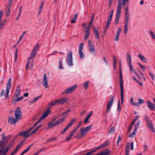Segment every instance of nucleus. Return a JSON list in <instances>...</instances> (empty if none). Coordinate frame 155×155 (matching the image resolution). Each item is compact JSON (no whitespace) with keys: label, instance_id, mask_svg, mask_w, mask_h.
Listing matches in <instances>:
<instances>
[{"label":"nucleus","instance_id":"nucleus-42","mask_svg":"<svg viewBox=\"0 0 155 155\" xmlns=\"http://www.w3.org/2000/svg\"><path fill=\"white\" fill-rule=\"evenodd\" d=\"M12 0H8V5L7 8H10L12 4Z\"/></svg>","mask_w":155,"mask_h":155},{"label":"nucleus","instance_id":"nucleus-53","mask_svg":"<svg viewBox=\"0 0 155 155\" xmlns=\"http://www.w3.org/2000/svg\"><path fill=\"white\" fill-rule=\"evenodd\" d=\"M128 65H129L130 70V71H132L133 72H134L135 70L133 69L131 64H128Z\"/></svg>","mask_w":155,"mask_h":155},{"label":"nucleus","instance_id":"nucleus-18","mask_svg":"<svg viewBox=\"0 0 155 155\" xmlns=\"http://www.w3.org/2000/svg\"><path fill=\"white\" fill-rule=\"evenodd\" d=\"M74 134L75 133H74L73 131H72L69 134L68 136L67 137H66V139L64 140V141H69L71 140V138L73 136Z\"/></svg>","mask_w":155,"mask_h":155},{"label":"nucleus","instance_id":"nucleus-34","mask_svg":"<svg viewBox=\"0 0 155 155\" xmlns=\"http://www.w3.org/2000/svg\"><path fill=\"white\" fill-rule=\"evenodd\" d=\"M94 14H93L91 17V19L90 22L89 24V26L88 27H89V28H91V25L93 22V21L94 20Z\"/></svg>","mask_w":155,"mask_h":155},{"label":"nucleus","instance_id":"nucleus-26","mask_svg":"<svg viewBox=\"0 0 155 155\" xmlns=\"http://www.w3.org/2000/svg\"><path fill=\"white\" fill-rule=\"evenodd\" d=\"M20 95V87L19 86H18L17 87V89L15 93V95L17 97L18 96Z\"/></svg>","mask_w":155,"mask_h":155},{"label":"nucleus","instance_id":"nucleus-9","mask_svg":"<svg viewBox=\"0 0 155 155\" xmlns=\"http://www.w3.org/2000/svg\"><path fill=\"white\" fill-rule=\"evenodd\" d=\"M114 10H111L109 14V16L108 18L106 26L105 28V30H107L108 28L109 27L110 25V23L112 18L113 15Z\"/></svg>","mask_w":155,"mask_h":155},{"label":"nucleus","instance_id":"nucleus-2","mask_svg":"<svg viewBox=\"0 0 155 155\" xmlns=\"http://www.w3.org/2000/svg\"><path fill=\"white\" fill-rule=\"evenodd\" d=\"M118 8L115 20V24L116 25H117L118 24L120 16L121 8V0H118Z\"/></svg>","mask_w":155,"mask_h":155},{"label":"nucleus","instance_id":"nucleus-45","mask_svg":"<svg viewBox=\"0 0 155 155\" xmlns=\"http://www.w3.org/2000/svg\"><path fill=\"white\" fill-rule=\"evenodd\" d=\"M115 127H111L109 131V133L110 134L112 133H114L115 132Z\"/></svg>","mask_w":155,"mask_h":155},{"label":"nucleus","instance_id":"nucleus-24","mask_svg":"<svg viewBox=\"0 0 155 155\" xmlns=\"http://www.w3.org/2000/svg\"><path fill=\"white\" fill-rule=\"evenodd\" d=\"M54 123H53L52 122H50L48 124V127L46 128V130H48L51 128L56 126Z\"/></svg>","mask_w":155,"mask_h":155},{"label":"nucleus","instance_id":"nucleus-55","mask_svg":"<svg viewBox=\"0 0 155 155\" xmlns=\"http://www.w3.org/2000/svg\"><path fill=\"white\" fill-rule=\"evenodd\" d=\"M138 64L139 65V66L140 67L141 69L143 71L145 70V67L143 66L142 64H140V63H138Z\"/></svg>","mask_w":155,"mask_h":155},{"label":"nucleus","instance_id":"nucleus-3","mask_svg":"<svg viewBox=\"0 0 155 155\" xmlns=\"http://www.w3.org/2000/svg\"><path fill=\"white\" fill-rule=\"evenodd\" d=\"M66 59L68 65L69 66H72L73 65V57L71 51H69L67 53Z\"/></svg>","mask_w":155,"mask_h":155},{"label":"nucleus","instance_id":"nucleus-6","mask_svg":"<svg viewBox=\"0 0 155 155\" xmlns=\"http://www.w3.org/2000/svg\"><path fill=\"white\" fill-rule=\"evenodd\" d=\"M50 112V110H48L46 112L44 113L38 121L35 124L33 125V127H35L41 121L45 119L48 116Z\"/></svg>","mask_w":155,"mask_h":155},{"label":"nucleus","instance_id":"nucleus-46","mask_svg":"<svg viewBox=\"0 0 155 155\" xmlns=\"http://www.w3.org/2000/svg\"><path fill=\"white\" fill-rule=\"evenodd\" d=\"M92 126V125H91L89 126L86 127L84 129H85V130H86V131H88L91 129Z\"/></svg>","mask_w":155,"mask_h":155},{"label":"nucleus","instance_id":"nucleus-11","mask_svg":"<svg viewBox=\"0 0 155 155\" xmlns=\"http://www.w3.org/2000/svg\"><path fill=\"white\" fill-rule=\"evenodd\" d=\"M83 46L84 44L83 43H81L80 44L79 47V54L80 55L79 58L81 59L83 58L84 57V53L82 51V50L83 49Z\"/></svg>","mask_w":155,"mask_h":155},{"label":"nucleus","instance_id":"nucleus-10","mask_svg":"<svg viewBox=\"0 0 155 155\" xmlns=\"http://www.w3.org/2000/svg\"><path fill=\"white\" fill-rule=\"evenodd\" d=\"M77 87V85L76 84H75L74 85L71 87H69L68 88L62 92V94H68L72 92Z\"/></svg>","mask_w":155,"mask_h":155},{"label":"nucleus","instance_id":"nucleus-32","mask_svg":"<svg viewBox=\"0 0 155 155\" xmlns=\"http://www.w3.org/2000/svg\"><path fill=\"white\" fill-rule=\"evenodd\" d=\"M61 115H62V117L61 119L64 121L65 118L67 117L69 114H66V113L64 112L61 114Z\"/></svg>","mask_w":155,"mask_h":155},{"label":"nucleus","instance_id":"nucleus-63","mask_svg":"<svg viewBox=\"0 0 155 155\" xmlns=\"http://www.w3.org/2000/svg\"><path fill=\"white\" fill-rule=\"evenodd\" d=\"M5 95V91L3 89L2 90L0 94V96H2L3 95Z\"/></svg>","mask_w":155,"mask_h":155},{"label":"nucleus","instance_id":"nucleus-22","mask_svg":"<svg viewBox=\"0 0 155 155\" xmlns=\"http://www.w3.org/2000/svg\"><path fill=\"white\" fill-rule=\"evenodd\" d=\"M138 57L143 62L147 63V59L145 58L144 56L141 54H139L138 55Z\"/></svg>","mask_w":155,"mask_h":155},{"label":"nucleus","instance_id":"nucleus-30","mask_svg":"<svg viewBox=\"0 0 155 155\" xmlns=\"http://www.w3.org/2000/svg\"><path fill=\"white\" fill-rule=\"evenodd\" d=\"M80 132V134H81L82 136H85L87 133V131L83 127L81 128Z\"/></svg>","mask_w":155,"mask_h":155},{"label":"nucleus","instance_id":"nucleus-58","mask_svg":"<svg viewBox=\"0 0 155 155\" xmlns=\"http://www.w3.org/2000/svg\"><path fill=\"white\" fill-rule=\"evenodd\" d=\"M147 122L148 127H149V126H151L153 124L151 120H150L148 121H147Z\"/></svg>","mask_w":155,"mask_h":155},{"label":"nucleus","instance_id":"nucleus-44","mask_svg":"<svg viewBox=\"0 0 155 155\" xmlns=\"http://www.w3.org/2000/svg\"><path fill=\"white\" fill-rule=\"evenodd\" d=\"M81 121L79 124H78L77 127L74 128V130H73L72 131H73L74 133H75L76 130L80 127L81 124Z\"/></svg>","mask_w":155,"mask_h":155},{"label":"nucleus","instance_id":"nucleus-7","mask_svg":"<svg viewBox=\"0 0 155 155\" xmlns=\"http://www.w3.org/2000/svg\"><path fill=\"white\" fill-rule=\"evenodd\" d=\"M40 47L39 44L36 45L34 47L30 57L28 58V60H31L32 58L35 57L36 54L37 52Z\"/></svg>","mask_w":155,"mask_h":155},{"label":"nucleus","instance_id":"nucleus-59","mask_svg":"<svg viewBox=\"0 0 155 155\" xmlns=\"http://www.w3.org/2000/svg\"><path fill=\"white\" fill-rule=\"evenodd\" d=\"M121 140V138H120V136H118V140L117 142V146L118 145V143Z\"/></svg>","mask_w":155,"mask_h":155},{"label":"nucleus","instance_id":"nucleus-50","mask_svg":"<svg viewBox=\"0 0 155 155\" xmlns=\"http://www.w3.org/2000/svg\"><path fill=\"white\" fill-rule=\"evenodd\" d=\"M150 129L153 133L155 132V130H154V128L153 127V126L152 125L151 126H149V127H148Z\"/></svg>","mask_w":155,"mask_h":155},{"label":"nucleus","instance_id":"nucleus-41","mask_svg":"<svg viewBox=\"0 0 155 155\" xmlns=\"http://www.w3.org/2000/svg\"><path fill=\"white\" fill-rule=\"evenodd\" d=\"M76 120V119H72L70 123L68 124V125H69L70 127H71L72 125L74 123Z\"/></svg>","mask_w":155,"mask_h":155},{"label":"nucleus","instance_id":"nucleus-61","mask_svg":"<svg viewBox=\"0 0 155 155\" xmlns=\"http://www.w3.org/2000/svg\"><path fill=\"white\" fill-rule=\"evenodd\" d=\"M90 118V117L87 116L85 119V120H84V122L85 123H87L88 122V120H89Z\"/></svg>","mask_w":155,"mask_h":155},{"label":"nucleus","instance_id":"nucleus-23","mask_svg":"<svg viewBox=\"0 0 155 155\" xmlns=\"http://www.w3.org/2000/svg\"><path fill=\"white\" fill-rule=\"evenodd\" d=\"M127 60L128 64H131V55L128 53L127 54Z\"/></svg>","mask_w":155,"mask_h":155},{"label":"nucleus","instance_id":"nucleus-29","mask_svg":"<svg viewBox=\"0 0 155 155\" xmlns=\"http://www.w3.org/2000/svg\"><path fill=\"white\" fill-rule=\"evenodd\" d=\"M125 25H128V22L129 20V15H125Z\"/></svg>","mask_w":155,"mask_h":155},{"label":"nucleus","instance_id":"nucleus-35","mask_svg":"<svg viewBox=\"0 0 155 155\" xmlns=\"http://www.w3.org/2000/svg\"><path fill=\"white\" fill-rule=\"evenodd\" d=\"M23 98V96H22L20 97L15 98L13 100V102L14 103H16L17 102L19 101L22 100Z\"/></svg>","mask_w":155,"mask_h":155},{"label":"nucleus","instance_id":"nucleus-33","mask_svg":"<svg viewBox=\"0 0 155 155\" xmlns=\"http://www.w3.org/2000/svg\"><path fill=\"white\" fill-rule=\"evenodd\" d=\"M138 101V102L135 103L134 104L135 106H138L140 104L143 103L144 102V100L140 98L139 99Z\"/></svg>","mask_w":155,"mask_h":155},{"label":"nucleus","instance_id":"nucleus-5","mask_svg":"<svg viewBox=\"0 0 155 155\" xmlns=\"http://www.w3.org/2000/svg\"><path fill=\"white\" fill-rule=\"evenodd\" d=\"M119 68V84L120 86V90H124V86L123 80L121 69L120 63Z\"/></svg>","mask_w":155,"mask_h":155},{"label":"nucleus","instance_id":"nucleus-36","mask_svg":"<svg viewBox=\"0 0 155 155\" xmlns=\"http://www.w3.org/2000/svg\"><path fill=\"white\" fill-rule=\"evenodd\" d=\"M114 60H113V66H114V70L116 67V62H117V59L116 58L114 55L113 56Z\"/></svg>","mask_w":155,"mask_h":155},{"label":"nucleus","instance_id":"nucleus-12","mask_svg":"<svg viewBox=\"0 0 155 155\" xmlns=\"http://www.w3.org/2000/svg\"><path fill=\"white\" fill-rule=\"evenodd\" d=\"M88 49L89 51L93 52L95 50L94 46L91 40H89L88 42Z\"/></svg>","mask_w":155,"mask_h":155},{"label":"nucleus","instance_id":"nucleus-15","mask_svg":"<svg viewBox=\"0 0 155 155\" xmlns=\"http://www.w3.org/2000/svg\"><path fill=\"white\" fill-rule=\"evenodd\" d=\"M43 76V85L46 88H47L48 87V83L47 77L45 73L44 74Z\"/></svg>","mask_w":155,"mask_h":155},{"label":"nucleus","instance_id":"nucleus-27","mask_svg":"<svg viewBox=\"0 0 155 155\" xmlns=\"http://www.w3.org/2000/svg\"><path fill=\"white\" fill-rule=\"evenodd\" d=\"M140 121L139 120L137 121L136 124H135L134 128V131H137V129H138L140 127Z\"/></svg>","mask_w":155,"mask_h":155},{"label":"nucleus","instance_id":"nucleus-62","mask_svg":"<svg viewBox=\"0 0 155 155\" xmlns=\"http://www.w3.org/2000/svg\"><path fill=\"white\" fill-rule=\"evenodd\" d=\"M128 0H122L123 1V5L124 6L126 4Z\"/></svg>","mask_w":155,"mask_h":155},{"label":"nucleus","instance_id":"nucleus-49","mask_svg":"<svg viewBox=\"0 0 155 155\" xmlns=\"http://www.w3.org/2000/svg\"><path fill=\"white\" fill-rule=\"evenodd\" d=\"M121 107L120 106V102L119 101V102L118 103V106H117V110L119 113H120L121 111Z\"/></svg>","mask_w":155,"mask_h":155},{"label":"nucleus","instance_id":"nucleus-13","mask_svg":"<svg viewBox=\"0 0 155 155\" xmlns=\"http://www.w3.org/2000/svg\"><path fill=\"white\" fill-rule=\"evenodd\" d=\"M68 98H63L56 100L57 104H64L68 101Z\"/></svg>","mask_w":155,"mask_h":155},{"label":"nucleus","instance_id":"nucleus-40","mask_svg":"<svg viewBox=\"0 0 155 155\" xmlns=\"http://www.w3.org/2000/svg\"><path fill=\"white\" fill-rule=\"evenodd\" d=\"M128 25L124 24V33L125 34H127L128 31Z\"/></svg>","mask_w":155,"mask_h":155},{"label":"nucleus","instance_id":"nucleus-43","mask_svg":"<svg viewBox=\"0 0 155 155\" xmlns=\"http://www.w3.org/2000/svg\"><path fill=\"white\" fill-rule=\"evenodd\" d=\"M56 104H57L56 102V100L54 101H52L51 103H49L48 104V106L49 107H51Z\"/></svg>","mask_w":155,"mask_h":155},{"label":"nucleus","instance_id":"nucleus-1","mask_svg":"<svg viewBox=\"0 0 155 155\" xmlns=\"http://www.w3.org/2000/svg\"><path fill=\"white\" fill-rule=\"evenodd\" d=\"M15 118L12 117H10L8 118V122L11 124H15L19 120L22 118V114L19 107H18L15 111Z\"/></svg>","mask_w":155,"mask_h":155},{"label":"nucleus","instance_id":"nucleus-31","mask_svg":"<svg viewBox=\"0 0 155 155\" xmlns=\"http://www.w3.org/2000/svg\"><path fill=\"white\" fill-rule=\"evenodd\" d=\"M42 96V95H41L40 96H38L37 97L34 98L32 100L30 101V102L31 104H33L37 100H38L39 98Z\"/></svg>","mask_w":155,"mask_h":155},{"label":"nucleus","instance_id":"nucleus-39","mask_svg":"<svg viewBox=\"0 0 155 155\" xmlns=\"http://www.w3.org/2000/svg\"><path fill=\"white\" fill-rule=\"evenodd\" d=\"M103 147H104L103 146V144H102V145H100L99 146L96 147L95 149L91 151H94L93 152H94L95 151H96L97 150L100 149Z\"/></svg>","mask_w":155,"mask_h":155},{"label":"nucleus","instance_id":"nucleus-57","mask_svg":"<svg viewBox=\"0 0 155 155\" xmlns=\"http://www.w3.org/2000/svg\"><path fill=\"white\" fill-rule=\"evenodd\" d=\"M125 15H129L128 12V7L125 8Z\"/></svg>","mask_w":155,"mask_h":155},{"label":"nucleus","instance_id":"nucleus-60","mask_svg":"<svg viewBox=\"0 0 155 155\" xmlns=\"http://www.w3.org/2000/svg\"><path fill=\"white\" fill-rule=\"evenodd\" d=\"M150 34L152 36L153 38L155 39V35H154L153 32L151 31H150Z\"/></svg>","mask_w":155,"mask_h":155},{"label":"nucleus","instance_id":"nucleus-38","mask_svg":"<svg viewBox=\"0 0 155 155\" xmlns=\"http://www.w3.org/2000/svg\"><path fill=\"white\" fill-rule=\"evenodd\" d=\"M89 83V81H87L84 83V88L86 89H87L88 87V85Z\"/></svg>","mask_w":155,"mask_h":155},{"label":"nucleus","instance_id":"nucleus-51","mask_svg":"<svg viewBox=\"0 0 155 155\" xmlns=\"http://www.w3.org/2000/svg\"><path fill=\"white\" fill-rule=\"evenodd\" d=\"M26 140V139H24L21 141L20 143L18 144V145L20 147H21L22 146L23 144L25 142V141Z\"/></svg>","mask_w":155,"mask_h":155},{"label":"nucleus","instance_id":"nucleus-37","mask_svg":"<svg viewBox=\"0 0 155 155\" xmlns=\"http://www.w3.org/2000/svg\"><path fill=\"white\" fill-rule=\"evenodd\" d=\"M63 122L64 121L63 120H62V119H61V118H60L58 120L56 121L54 123L56 126L59 124H60L62 122Z\"/></svg>","mask_w":155,"mask_h":155},{"label":"nucleus","instance_id":"nucleus-56","mask_svg":"<svg viewBox=\"0 0 155 155\" xmlns=\"http://www.w3.org/2000/svg\"><path fill=\"white\" fill-rule=\"evenodd\" d=\"M0 147H1V148L0 150V155L2 153V152H3V151L4 150V146L2 145H1Z\"/></svg>","mask_w":155,"mask_h":155},{"label":"nucleus","instance_id":"nucleus-47","mask_svg":"<svg viewBox=\"0 0 155 155\" xmlns=\"http://www.w3.org/2000/svg\"><path fill=\"white\" fill-rule=\"evenodd\" d=\"M137 131H134V129L133 132L131 134L129 135L128 137H132L134 135H135Z\"/></svg>","mask_w":155,"mask_h":155},{"label":"nucleus","instance_id":"nucleus-16","mask_svg":"<svg viewBox=\"0 0 155 155\" xmlns=\"http://www.w3.org/2000/svg\"><path fill=\"white\" fill-rule=\"evenodd\" d=\"M139 117V115L135 117L133 121L131 123V124L130 125L129 127L128 128V129L127 130V134H128L129 133V132L130 131L131 129L132 128L133 125L135 123V122H136V121L138 119Z\"/></svg>","mask_w":155,"mask_h":155},{"label":"nucleus","instance_id":"nucleus-8","mask_svg":"<svg viewBox=\"0 0 155 155\" xmlns=\"http://www.w3.org/2000/svg\"><path fill=\"white\" fill-rule=\"evenodd\" d=\"M12 79L11 78H9L6 84V94H5V97L7 98H8L9 97L8 94L9 92V91L10 89V88L12 85Z\"/></svg>","mask_w":155,"mask_h":155},{"label":"nucleus","instance_id":"nucleus-52","mask_svg":"<svg viewBox=\"0 0 155 155\" xmlns=\"http://www.w3.org/2000/svg\"><path fill=\"white\" fill-rule=\"evenodd\" d=\"M26 33V31H24L23 32V33L20 36L18 41V43L19 42H20L21 40L22 39V38L24 37L25 34V33Z\"/></svg>","mask_w":155,"mask_h":155},{"label":"nucleus","instance_id":"nucleus-64","mask_svg":"<svg viewBox=\"0 0 155 155\" xmlns=\"http://www.w3.org/2000/svg\"><path fill=\"white\" fill-rule=\"evenodd\" d=\"M78 12L76 13L75 14V15H74V18L73 19L75 20L76 21V20L78 18Z\"/></svg>","mask_w":155,"mask_h":155},{"label":"nucleus","instance_id":"nucleus-48","mask_svg":"<svg viewBox=\"0 0 155 155\" xmlns=\"http://www.w3.org/2000/svg\"><path fill=\"white\" fill-rule=\"evenodd\" d=\"M6 17H8L10 14V8H7L6 10Z\"/></svg>","mask_w":155,"mask_h":155},{"label":"nucleus","instance_id":"nucleus-14","mask_svg":"<svg viewBox=\"0 0 155 155\" xmlns=\"http://www.w3.org/2000/svg\"><path fill=\"white\" fill-rule=\"evenodd\" d=\"M147 104L148 107L152 110L155 111V106L154 104L149 101H147Z\"/></svg>","mask_w":155,"mask_h":155},{"label":"nucleus","instance_id":"nucleus-19","mask_svg":"<svg viewBox=\"0 0 155 155\" xmlns=\"http://www.w3.org/2000/svg\"><path fill=\"white\" fill-rule=\"evenodd\" d=\"M92 27L93 28L94 33L95 35V37L98 40H99V35L98 31L95 28L94 25H92Z\"/></svg>","mask_w":155,"mask_h":155},{"label":"nucleus","instance_id":"nucleus-25","mask_svg":"<svg viewBox=\"0 0 155 155\" xmlns=\"http://www.w3.org/2000/svg\"><path fill=\"white\" fill-rule=\"evenodd\" d=\"M130 147V144L129 143H127L125 149V155H129V148Z\"/></svg>","mask_w":155,"mask_h":155},{"label":"nucleus","instance_id":"nucleus-4","mask_svg":"<svg viewBox=\"0 0 155 155\" xmlns=\"http://www.w3.org/2000/svg\"><path fill=\"white\" fill-rule=\"evenodd\" d=\"M115 95L113 96L111 95L110 96V100H109L108 101L107 104V109L106 112L107 113H108L111 109V107L112 106L114 101V98L115 97Z\"/></svg>","mask_w":155,"mask_h":155},{"label":"nucleus","instance_id":"nucleus-54","mask_svg":"<svg viewBox=\"0 0 155 155\" xmlns=\"http://www.w3.org/2000/svg\"><path fill=\"white\" fill-rule=\"evenodd\" d=\"M82 136L81 134L80 135L79 134L76 135L74 138L75 139H80L82 137Z\"/></svg>","mask_w":155,"mask_h":155},{"label":"nucleus","instance_id":"nucleus-17","mask_svg":"<svg viewBox=\"0 0 155 155\" xmlns=\"http://www.w3.org/2000/svg\"><path fill=\"white\" fill-rule=\"evenodd\" d=\"M121 31V28H119L118 29L114 40L118 41L119 39V36Z\"/></svg>","mask_w":155,"mask_h":155},{"label":"nucleus","instance_id":"nucleus-20","mask_svg":"<svg viewBox=\"0 0 155 155\" xmlns=\"http://www.w3.org/2000/svg\"><path fill=\"white\" fill-rule=\"evenodd\" d=\"M18 136L24 137L25 138H28L29 137V135L27 134L26 131L20 132L18 134Z\"/></svg>","mask_w":155,"mask_h":155},{"label":"nucleus","instance_id":"nucleus-28","mask_svg":"<svg viewBox=\"0 0 155 155\" xmlns=\"http://www.w3.org/2000/svg\"><path fill=\"white\" fill-rule=\"evenodd\" d=\"M120 91L121 104L122 105L124 103V90H120Z\"/></svg>","mask_w":155,"mask_h":155},{"label":"nucleus","instance_id":"nucleus-21","mask_svg":"<svg viewBox=\"0 0 155 155\" xmlns=\"http://www.w3.org/2000/svg\"><path fill=\"white\" fill-rule=\"evenodd\" d=\"M90 31V30L89 29V27H87L86 28V30L85 31L86 35H84V40H86L87 39L89 35Z\"/></svg>","mask_w":155,"mask_h":155}]
</instances>
